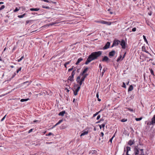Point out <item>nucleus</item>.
I'll return each mask as SVG.
<instances>
[{
  "label": "nucleus",
  "mask_w": 155,
  "mask_h": 155,
  "mask_svg": "<svg viewBox=\"0 0 155 155\" xmlns=\"http://www.w3.org/2000/svg\"><path fill=\"white\" fill-rule=\"evenodd\" d=\"M102 54V52L99 51L97 52H94L91 53L90 55L87 59L86 62L85 63L86 64H87L89 62L91 61L94 60L97 58Z\"/></svg>",
  "instance_id": "1"
},
{
  "label": "nucleus",
  "mask_w": 155,
  "mask_h": 155,
  "mask_svg": "<svg viewBox=\"0 0 155 155\" xmlns=\"http://www.w3.org/2000/svg\"><path fill=\"white\" fill-rule=\"evenodd\" d=\"M80 86L78 84L74 85V88L73 89L74 95L76 96L78 94V92L79 91L80 88Z\"/></svg>",
  "instance_id": "2"
},
{
  "label": "nucleus",
  "mask_w": 155,
  "mask_h": 155,
  "mask_svg": "<svg viewBox=\"0 0 155 155\" xmlns=\"http://www.w3.org/2000/svg\"><path fill=\"white\" fill-rule=\"evenodd\" d=\"M134 153L135 155H138L139 154V155H144L143 149H140L139 151V150L136 147H134Z\"/></svg>",
  "instance_id": "3"
},
{
  "label": "nucleus",
  "mask_w": 155,
  "mask_h": 155,
  "mask_svg": "<svg viewBox=\"0 0 155 155\" xmlns=\"http://www.w3.org/2000/svg\"><path fill=\"white\" fill-rule=\"evenodd\" d=\"M120 43V41L117 40H114L113 43L112 45L111 46V48H112L114 46H117Z\"/></svg>",
  "instance_id": "4"
},
{
  "label": "nucleus",
  "mask_w": 155,
  "mask_h": 155,
  "mask_svg": "<svg viewBox=\"0 0 155 155\" xmlns=\"http://www.w3.org/2000/svg\"><path fill=\"white\" fill-rule=\"evenodd\" d=\"M88 74H85L84 75H83V77L81 78L80 82H79V84L80 86H81L82 83V82L84 81L85 78L88 75Z\"/></svg>",
  "instance_id": "5"
},
{
  "label": "nucleus",
  "mask_w": 155,
  "mask_h": 155,
  "mask_svg": "<svg viewBox=\"0 0 155 155\" xmlns=\"http://www.w3.org/2000/svg\"><path fill=\"white\" fill-rule=\"evenodd\" d=\"M120 44L122 48L124 49L126 48V43L124 40H122Z\"/></svg>",
  "instance_id": "6"
},
{
  "label": "nucleus",
  "mask_w": 155,
  "mask_h": 155,
  "mask_svg": "<svg viewBox=\"0 0 155 155\" xmlns=\"http://www.w3.org/2000/svg\"><path fill=\"white\" fill-rule=\"evenodd\" d=\"M110 42H107V43L105 44V45L103 47V49L105 50L109 48L110 45Z\"/></svg>",
  "instance_id": "7"
},
{
  "label": "nucleus",
  "mask_w": 155,
  "mask_h": 155,
  "mask_svg": "<svg viewBox=\"0 0 155 155\" xmlns=\"http://www.w3.org/2000/svg\"><path fill=\"white\" fill-rule=\"evenodd\" d=\"M109 60V59L107 56H105L102 60L103 61H105L106 62H108V61Z\"/></svg>",
  "instance_id": "8"
},
{
  "label": "nucleus",
  "mask_w": 155,
  "mask_h": 155,
  "mask_svg": "<svg viewBox=\"0 0 155 155\" xmlns=\"http://www.w3.org/2000/svg\"><path fill=\"white\" fill-rule=\"evenodd\" d=\"M115 51L114 50H112L109 52V56L110 57H113L115 55Z\"/></svg>",
  "instance_id": "9"
},
{
  "label": "nucleus",
  "mask_w": 155,
  "mask_h": 155,
  "mask_svg": "<svg viewBox=\"0 0 155 155\" xmlns=\"http://www.w3.org/2000/svg\"><path fill=\"white\" fill-rule=\"evenodd\" d=\"M88 69V68H85L84 71H83V72H82V73H81L80 74V75H84L85 74H84L87 71Z\"/></svg>",
  "instance_id": "10"
},
{
  "label": "nucleus",
  "mask_w": 155,
  "mask_h": 155,
  "mask_svg": "<svg viewBox=\"0 0 155 155\" xmlns=\"http://www.w3.org/2000/svg\"><path fill=\"white\" fill-rule=\"evenodd\" d=\"M83 60V59L81 58H79V59H78L77 61L76 62V65L78 64Z\"/></svg>",
  "instance_id": "11"
},
{
  "label": "nucleus",
  "mask_w": 155,
  "mask_h": 155,
  "mask_svg": "<svg viewBox=\"0 0 155 155\" xmlns=\"http://www.w3.org/2000/svg\"><path fill=\"white\" fill-rule=\"evenodd\" d=\"M39 10V8H31L30 9V10L32 11H37Z\"/></svg>",
  "instance_id": "12"
},
{
  "label": "nucleus",
  "mask_w": 155,
  "mask_h": 155,
  "mask_svg": "<svg viewBox=\"0 0 155 155\" xmlns=\"http://www.w3.org/2000/svg\"><path fill=\"white\" fill-rule=\"evenodd\" d=\"M65 113V111H62L61 112L59 113L58 115L63 116L64 115V114Z\"/></svg>",
  "instance_id": "13"
},
{
  "label": "nucleus",
  "mask_w": 155,
  "mask_h": 155,
  "mask_svg": "<svg viewBox=\"0 0 155 155\" xmlns=\"http://www.w3.org/2000/svg\"><path fill=\"white\" fill-rule=\"evenodd\" d=\"M133 89V87L132 85H130L128 89V91H131Z\"/></svg>",
  "instance_id": "14"
},
{
  "label": "nucleus",
  "mask_w": 155,
  "mask_h": 155,
  "mask_svg": "<svg viewBox=\"0 0 155 155\" xmlns=\"http://www.w3.org/2000/svg\"><path fill=\"white\" fill-rule=\"evenodd\" d=\"M134 141H132L131 140H130L128 142V144L130 145L131 146L132 144H134Z\"/></svg>",
  "instance_id": "15"
},
{
  "label": "nucleus",
  "mask_w": 155,
  "mask_h": 155,
  "mask_svg": "<svg viewBox=\"0 0 155 155\" xmlns=\"http://www.w3.org/2000/svg\"><path fill=\"white\" fill-rule=\"evenodd\" d=\"M88 131H84L81 134L80 136L81 137V136H84V135H87L88 134Z\"/></svg>",
  "instance_id": "16"
},
{
  "label": "nucleus",
  "mask_w": 155,
  "mask_h": 155,
  "mask_svg": "<svg viewBox=\"0 0 155 155\" xmlns=\"http://www.w3.org/2000/svg\"><path fill=\"white\" fill-rule=\"evenodd\" d=\"M73 78L74 77H72V76L71 75L68 77V80H70L71 81H74Z\"/></svg>",
  "instance_id": "17"
},
{
  "label": "nucleus",
  "mask_w": 155,
  "mask_h": 155,
  "mask_svg": "<svg viewBox=\"0 0 155 155\" xmlns=\"http://www.w3.org/2000/svg\"><path fill=\"white\" fill-rule=\"evenodd\" d=\"M26 15V14L24 13L22 15H19L18 16V18H23V17H24Z\"/></svg>",
  "instance_id": "18"
},
{
  "label": "nucleus",
  "mask_w": 155,
  "mask_h": 155,
  "mask_svg": "<svg viewBox=\"0 0 155 155\" xmlns=\"http://www.w3.org/2000/svg\"><path fill=\"white\" fill-rule=\"evenodd\" d=\"M106 123H104L103 124L101 125H100L99 127L100 129H101L102 128V127L103 128H104L105 127V125L106 124Z\"/></svg>",
  "instance_id": "19"
},
{
  "label": "nucleus",
  "mask_w": 155,
  "mask_h": 155,
  "mask_svg": "<svg viewBox=\"0 0 155 155\" xmlns=\"http://www.w3.org/2000/svg\"><path fill=\"white\" fill-rule=\"evenodd\" d=\"M81 78V77L80 76H78L77 77L76 79V81L77 82L79 83V82H80V80Z\"/></svg>",
  "instance_id": "20"
},
{
  "label": "nucleus",
  "mask_w": 155,
  "mask_h": 155,
  "mask_svg": "<svg viewBox=\"0 0 155 155\" xmlns=\"http://www.w3.org/2000/svg\"><path fill=\"white\" fill-rule=\"evenodd\" d=\"M29 100V98L27 99H22L20 101L21 102H23L28 101Z\"/></svg>",
  "instance_id": "21"
},
{
  "label": "nucleus",
  "mask_w": 155,
  "mask_h": 155,
  "mask_svg": "<svg viewBox=\"0 0 155 155\" xmlns=\"http://www.w3.org/2000/svg\"><path fill=\"white\" fill-rule=\"evenodd\" d=\"M143 38L144 40V41L147 43V44H148V42L147 41L146 38V37L144 35H143Z\"/></svg>",
  "instance_id": "22"
},
{
  "label": "nucleus",
  "mask_w": 155,
  "mask_h": 155,
  "mask_svg": "<svg viewBox=\"0 0 155 155\" xmlns=\"http://www.w3.org/2000/svg\"><path fill=\"white\" fill-rule=\"evenodd\" d=\"M107 68H104L103 69V71L102 72V76H103L104 72L106 71L107 70Z\"/></svg>",
  "instance_id": "23"
},
{
  "label": "nucleus",
  "mask_w": 155,
  "mask_h": 155,
  "mask_svg": "<svg viewBox=\"0 0 155 155\" xmlns=\"http://www.w3.org/2000/svg\"><path fill=\"white\" fill-rule=\"evenodd\" d=\"M111 24V23L110 21H106L105 24L107 25H110Z\"/></svg>",
  "instance_id": "24"
},
{
  "label": "nucleus",
  "mask_w": 155,
  "mask_h": 155,
  "mask_svg": "<svg viewBox=\"0 0 155 155\" xmlns=\"http://www.w3.org/2000/svg\"><path fill=\"white\" fill-rule=\"evenodd\" d=\"M149 70L150 71L151 74L153 75H154V72L153 70L151 68H149Z\"/></svg>",
  "instance_id": "25"
},
{
  "label": "nucleus",
  "mask_w": 155,
  "mask_h": 155,
  "mask_svg": "<svg viewBox=\"0 0 155 155\" xmlns=\"http://www.w3.org/2000/svg\"><path fill=\"white\" fill-rule=\"evenodd\" d=\"M24 58V56H22L18 60V62H20L22 60V59Z\"/></svg>",
  "instance_id": "26"
},
{
  "label": "nucleus",
  "mask_w": 155,
  "mask_h": 155,
  "mask_svg": "<svg viewBox=\"0 0 155 155\" xmlns=\"http://www.w3.org/2000/svg\"><path fill=\"white\" fill-rule=\"evenodd\" d=\"M122 58V56L121 55H120V56L117 59V61L118 62Z\"/></svg>",
  "instance_id": "27"
},
{
  "label": "nucleus",
  "mask_w": 155,
  "mask_h": 155,
  "mask_svg": "<svg viewBox=\"0 0 155 155\" xmlns=\"http://www.w3.org/2000/svg\"><path fill=\"white\" fill-rule=\"evenodd\" d=\"M142 49L143 51H146L145 47L144 46H142Z\"/></svg>",
  "instance_id": "28"
},
{
  "label": "nucleus",
  "mask_w": 155,
  "mask_h": 155,
  "mask_svg": "<svg viewBox=\"0 0 155 155\" xmlns=\"http://www.w3.org/2000/svg\"><path fill=\"white\" fill-rule=\"evenodd\" d=\"M127 151H129L130 150V147H126Z\"/></svg>",
  "instance_id": "29"
},
{
  "label": "nucleus",
  "mask_w": 155,
  "mask_h": 155,
  "mask_svg": "<svg viewBox=\"0 0 155 155\" xmlns=\"http://www.w3.org/2000/svg\"><path fill=\"white\" fill-rule=\"evenodd\" d=\"M106 21H105L102 20V21H99V22H100V23L105 24Z\"/></svg>",
  "instance_id": "30"
},
{
  "label": "nucleus",
  "mask_w": 155,
  "mask_h": 155,
  "mask_svg": "<svg viewBox=\"0 0 155 155\" xmlns=\"http://www.w3.org/2000/svg\"><path fill=\"white\" fill-rule=\"evenodd\" d=\"M5 8V6L4 5H2L0 8V11L4 9Z\"/></svg>",
  "instance_id": "31"
},
{
  "label": "nucleus",
  "mask_w": 155,
  "mask_h": 155,
  "mask_svg": "<svg viewBox=\"0 0 155 155\" xmlns=\"http://www.w3.org/2000/svg\"><path fill=\"white\" fill-rule=\"evenodd\" d=\"M142 119V117H140L139 118H136L135 120L137 121H140Z\"/></svg>",
  "instance_id": "32"
},
{
  "label": "nucleus",
  "mask_w": 155,
  "mask_h": 155,
  "mask_svg": "<svg viewBox=\"0 0 155 155\" xmlns=\"http://www.w3.org/2000/svg\"><path fill=\"white\" fill-rule=\"evenodd\" d=\"M100 112V111H98V112H96L95 114H94L93 116V117H95L96 116H97L98 114Z\"/></svg>",
  "instance_id": "33"
},
{
  "label": "nucleus",
  "mask_w": 155,
  "mask_h": 155,
  "mask_svg": "<svg viewBox=\"0 0 155 155\" xmlns=\"http://www.w3.org/2000/svg\"><path fill=\"white\" fill-rule=\"evenodd\" d=\"M75 74V70H74L72 72L71 76H72V77H74V75Z\"/></svg>",
  "instance_id": "34"
},
{
  "label": "nucleus",
  "mask_w": 155,
  "mask_h": 155,
  "mask_svg": "<svg viewBox=\"0 0 155 155\" xmlns=\"http://www.w3.org/2000/svg\"><path fill=\"white\" fill-rule=\"evenodd\" d=\"M19 9H18L17 7H16L15 9L14 10V12H16L19 10Z\"/></svg>",
  "instance_id": "35"
},
{
  "label": "nucleus",
  "mask_w": 155,
  "mask_h": 155,
  "mask_svg": "<svg viewBox=\"0 0 155 155\" xmlns=\"http://www.w3.org/2000/svg\"><path fill=\"white\" fill-rule=\"evenodd\" d=\"M146 58L147 59V61H150V60L152 61V60L149 57H147Z\"/></svg>",
  "instance_id": "36"
},
{
  "label": "nucleus",
  "mask_w": 155,
  "mask_h": 155,
  "mask_svg": "<svg viewBox=\"0 0 155 155\" xmlns=\"http://www.w3.org/2000/svg\"><path fill=\"white\" fill-rule=\"evenodd\" d=\"M54 135L53 134H52L50 132V133H49L48 134H46V136H51V135Z\"/></svg>",
  "instance_id": "37"
},
{
  "label": "nucleus",
  "mask_w": 155,
  "mask_h": 155,
  "mask_svg": "<svg viewBox=\"0 0 155 155\" xmlns=\"http://www.w3.org/2000/svg\"><path fill=\"white\" fill-rule=\"evenodd\" d=\"M122 87H124V88H126V84H125V83L124 82H123V85L122 86Z\"/></svg>",
  "instance_id": "38"
},
{
  "label": "nucleus",
  "mask_w": 155,
  "mask_h": 155,
  "mask_svg": "<svg viewBox=\"0 0 155 155\" xmlns=\"http://www.w3.org/2000/svg\"><path fill=\"white\" fill-rule=\"evenodd\" d=\"M63 121V120H60L57 123L59 125V124L61 123Z\"/></svg>",
  "instance_id": "39"
},
{
  "label": "nucleus",
  "mask_w": 155,
  "mask_h": 155,
  "mask_svg": "<svg viewBox=\"0 0 155 155\" xmlns=\"http://www.w3.org/2000/svg\"><path fill=\"white\" fill-rule=\"evenodd\" d=\"M21 69V68L20 67L19 68V69L18 70H17L16 72L17 73H18L19 71H20Z\"/></svg>",
  "instance_id": "40"
},
{
  "label": "nucleus",
  "mask_w": 155,
  "mask_h": 155,
  "mask_svg": "<svg viewBox=\"0 0 155 155\" xmlns=\"http://www.w3.org/2000/svg\"><path fill=\"white\" fill-rule=\"evenodd\" d=\"M6 115H5L2 118V119L1 120V121H3L5 119V117H6Z\"/></svg>",
  "instance_id": "41"
},
{
  "label": "nucleus",
  "mask_w": 155,
  "mask_h": 155,
  "mask_svg": "<svg viewBox=\"0 0 155 155\" xmlns=\"http://www.w3.org/2000/svg\"><path fill=\"white\" fill-rule=\"evenodd\" d=\"M42 8H45L49 9V7L47 6H42Z\"/></svg>",
  "instance_id": "42"
},
{
  "label": "nucleus",
  "mask_w": 155,
  "mask_h": 155,
  "mask_svg": "<svg viewBox=\"0 0 155 155\" xmlns=\"http://www.w3.org/2000/svg\"><path fill=\"white\" fill-rule=\"evenodd\" d=\"M127 119H123L121 120V121L122 122H125L127 121Z\"/></svg>",
  "instance_id": "43"
},
{
  "label": "nucleus",
  "mask_w": 155,
  "mask_h": 155,
  "mask_svg": "<svg viewBox=\"0 0 155 155\" xmlns=\"http://www.w3.org/2000/svg\"><path fill=\"white\" fill-rule=\"evenodd\" d=\"M9 93V92H8V93H6L5 94H2V95H0V97L4 96L6 95V94H8Z\"/></svg>",
  "instance_id": "44"
},
{
  "label": "nucleus",
  "mask_w": 155,
  "mask_h": 155,
  "mask_svg": "<svg viewBox=\"0 0 155 155\" xmlns=\"http://www.w3.org/2000/svg\"><path fill=\"white\" fill-rule=\"evenodd\" d=\"M136 28H133L132 29V31H133L134 32V31H136Z\"/></svg>",
  "instance_id": "45"
},
{
  "label": "nucleus",
  "mask_w": 155,
  "mask_h": 155,
  "mask_svg": "<svg viewBox=\"0 0 155 155\" xmlns=\"http://www.w3.org/2000/svg\"><path fill=\"white\" fill-rule=\"evenodd\" d=\"M99 68H100V70H101L102 68V67L101 64H100L99 65Z\"/></svg>",
  "instance_id": "46"
},
{
  "label": "nucleus",
  "mask_w": 155,
  "mask_h": 155,
  "mask_svg": "<svg viewBox=\"0 0 155 155\" xmlns=\"http://www.w3.org/2000/svg\"><path fill=\"white\" fill-rule=\"evenodd\" d=\"M100 115H98L97 116V120H99L100 118Z\"/></svg>",
  "instance_id": "47"
},
{
  "label": "nucleus",
  "mask_w": 155,
  "mask_h": 155,
  "mask_svg": "<svg viewBox=\"0 0 155 155\" xmlns=\"http://www.w3.org/2000/svg\"><path fill=\"white\" fill-rule=\"evenodd\" d=\"M71 61H69L65 63L66 64L68 65V64H69L70 63Z\"/></svg>",
  "instance_id": "48"
},
{
  "label": "nucleus",
  "mask_w": 155,
  "mask_h": 155,
  "mask_svg": "<svg viewBox=\"0 0 155 155\" xmlns=\"http://www.w3.org/2000/svg\"><path fill=\"white\" fill-rule=\"evenodd\" d=\"M32 130H33L32 129H31L28 131V133H31V132L32 131Z\"/></svg>",
  "instance_id": "49"
},
{
  "label": "nucleus",
  "mask_w": 155,
  "mask_h": 155,
  "mask_svg": "<svg viewBox=\"0 0 155 155\" xmlns=\"http://www.w3.org/2000/svg\"><path fill=\"white\" fill-rule=\"evenodd\" d=\"M73 68L72 67V68H71L69 69H68V71H72L73 70Z\"/></svg>",
  "instance_id": "50"
},
{
  "label": "nucleus",
  "mask_w": 155,
  "mask_h": 155,
  "mask_svg": "<svg viewBox=\"0 0 155 155\" xmlns=\"http://www.w3.org/2000/svg\"><path fill=\"white\" fill-rule=\"evenodd\" d=\"M114 137V136H113V137L109 141H110V142H111L112 141V139Z\"/></svg>",
  "instance_id": "51"
},
{
  "label": "nucleus",
  "mask_w": 155,
  "mask_h": 155,
  "mask_svg": "<svg viewBox=\"0 0 155 155\" xmlns=\"http://www.w3.org/2000/svg\"><path fill=\"white\" fill-rule=\"evenodd\" d=\"M16 75V74L15 73H14V74L12 75V78H13Z\"/></svg>",
  "instance_id": "52"
},
{
  "label": "nucleus",
  "mask_w": 155,
  "mask_h": 155,
  "mask_svg": "<svg viewBox=\"0 0 155 155\" xmlns=\"http://www.w3.org/2000/svg\"><path fill=\"white\" fill-rule=\"evenodd\" d=\"M101 137H103L104 135V133L103 132H101Z\"/></svg>",
  "instance_id": "53"
},
{
  "label": "nucleus",
  "mask_w": 155,
  "mask_h": 155,
  "mask_svg": "<svg viewBox=\"0 0 155 155\" xmlns=\"http://www.w3.org/2000/svg\"><path fill=\"white\" fill-rule=\"evenodd\" d=\"M145 52L147 53H148L150 55V56H151V55L150 53H149L146 50V51Z\"/></svg>",
  "instance_id": "54"
},
{
  "label": "nucleus",
  "mask_w": 155,
  "mask_h": 155,
  "mask_svg": "<svg viewBox=\"0 0 155 155\" xmlns=\"http://www.w3.org/2000/svg\"><path fill=\"white\" fill-rule=\"evenodd\" d=\"M128 110H130V111H133V109H131V108H128Z\"/></svg>",
  "instance_id": "55"
},
{
  "label": "nucleus",
  "mask_w": 155,
  "mask_h": 155,
  "mask_svg": "<svg viewBox=\"0 0 155 155\" xmlns=\"http://www.w3.org/2000/svg\"><path fill=\"white\" fill-rule=\"evenodd\" d=\"M45 2H49V1L48 0H43Z\"/></svg>",
  "instance_id": "56"
},
{
  "label": "nucleus",
  "mask_w": 155,
  "mask_h": 155,
  "mask_svg": "<svg viewBox=\"0 0 155 155\" xmlns=\"http://www.w3.org/2000/svg\"><path fill=\"white\" fill-rule=\"evenodd\" d=\"M29 82V81H26V82H23V83H22V84H25L26 83H28Z\"/></svg>",
  "instance_id": "57"
},
{
  "label": "nucleus",
  "mask_w": 155,
  "mask_h": 155,
  "mask_svg": "<svg viewBox=\"0 0 155 155\" xmlns=\"http://www.w3.org/2000/svg\"><path fill=\"white\" fill-rule=\"evenodd\" d=\"M58 124L57 123L55 125H54V126L53 127H52V128H53L54 127H56V126H57V125H58Z\"/></svg>",
  "instance_id": "58"
},
{
  "label": "nucleus",
  "mask_w": 155,
  "mask_h": 155,
  "mask_svg": "<svg viewBox=\"0 0 155 155\" xmlns=\"http://www.w3.org/2000/svg\"><path fill=\"white\" fill-rule=\"evenodd\" d=\"M58 124L57 123L55 125H54V126L53 127H52V128H53L54 127H56V126H57V125H58Z\"/></svg>",
  "instance_id": "59"
},
{
  "label": "nucleus",
  "mask_w": 155,
  "mask_h": 155,
  "mask_svg": "<svg viewBox=\"0 0 155 155\" xmlns=\"http://www.w3.org/2000/svg\"><path fill=\"white\" fill-rule=\"evenodd\" d=\"M58 124L57 123L55 125H54V126L53 127H52V128H53L54 127H56V126H57V125H58Z\"/></svg>",
  "instance_id": "60"
},
{
  "label": "nucleus",
  "mask_w": 155,
  "mask_h": 155,
  "mask_svg": "<svg viewBox=\"0 0 155 155\" xmlns=\"http://www.w3.org/2000/svg\"><path fill=\"white\" fill-rule=\"evenodd\" d=\"M95 152H96V151L95 150H94L93 151L92 150V151H91L92 153H95Z\"/></svg>",
  "instance_id": "61"
},
{
  "label": "nucleus",
  "mask_w": 155,
  "mask_h": 155,
  "mask_svg": "<svg viewBox=\"0 0 155 155\" xmlns=\"http://www.w3.org/2000/svg\"><path fill=\"white\" fill-rule=\"evenodd\" d=\"M126 54V53H125V54H124V56H123V57L122 59V60L125 57V54Z\"/></svg>",
  "instance_id": "62"
},
{
  "label": "nucleus",
  "mask_w": 155,
  "mask_h": 155,
  "mask_svg": "<svg viewBox=\"0 0 155 155\" xmlns=\"http://www.w3.org/2000/svg\"><path fill=\"white\" fill-rule=\"evenodd\" d=\"M128 152L129 151H126V155H130V154H128Z\"/></svg>",
  "instance_id": "63"
},
{
  "label": "nucleus",
  "mask_w": 155,
  "mask_h": 155,
  "mask_svg": "<svg viewBox=\"0 0 155 155\" xmlns=\"http://www.w3.org/2000/svg\"><path fill=\"white\" fill-rule=\"evenodd\" d=\"M96 97H97V98H98V97H99V95H98V93H97L96 94Z\"/></svg>",
  "instance_id": "64"
}]
</instances>
